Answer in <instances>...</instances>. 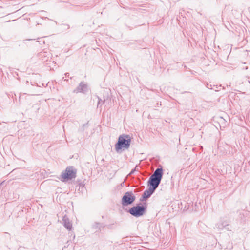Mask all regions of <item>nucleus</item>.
Instances as JSON below:
<instances>
[{"label": "nucleus", "mask_w": 250, "mask_h": 250, "mask_svg": "<svg viewBox=\"0 0 250 250\" xmlns=\"http://www.w3.org/2000/svg\"><path fill=\"white\" fill-rule=\"evenodd\" d=\"M129 212L131 215L135 217H139L144 213L145 208L143 206H137L131 208Z\"/></svg>", "instance_id": "nucleus-4"}, {"label": "nucleus", "mask_w": 250, "mask_h": 250, "mask_svg": "<svg viewBox=\"0 0 250 250\" xmlns=\"http://www.w3.org/2000/svg\"><path fill=\"white\" fill-rule=\"evenodd\" d=\"M135 200V197L131 192H127L122 198V204L123 206H127L131 204Z\"/></svg>", "instance_id": "nucleus-5"}, {"label": "nucleus", "mask_w": 250, "mask_h": 250, "mask_svg": "<svg viewBox=\"0 0 250 250\" xmlns=\"http://www.w3.org/2000/svg\"><path fill=\"white\" fill-rule=\"evenodd\" d=\"M155 189L150 187L148 190H145L143 194V197L144 198H147L149 197L151 194L154 192Z\"/></svg>", "instance_id": "nucleus-8"}, {"label": "nucleus", "mask_w": 250, "mask_h": 250, "mask_svg": "<svg viewBox=\"0 0 250 250\" xmlns=\"http://www.w3.org/2000/svg\"><path fill=\"white\" fill-rule=\"evenodd\" d=\"M163 176V169L157 168L150 176L148 181L151 187L156 189L160 183Z\"/></svg>", "instance_id": "nucleus-1"}, {"label": "nucleus", "mask_w": 250, "mask_h": 250, "mask_svg": "<svg viewBox=\"0 0 250 250\" xmlns=\"http://www.w3.org/2000/svg\"><path fill=\"white\" fill-rule=\"evenodd\" d=\"M63 223L64 226L69 230L72 229V223L69 221V219L64 216L63 218Z\"/></svg>", "instance_id": "nucleus-7"}, {"label": "nucleus", "mask_w": 250, "mask_h": 250, "mask_svg": "<svg viewBox=\"0 0 250 250\" xmlns=\"http://www.w3.org/2000/svg\"><path fill=\"white\" fill-rule=\"evenodd\" d=\"M130 140L126 139L123 136H120L118 143L115 145V150L119 152L122 149H128L129 147Z\"/></svg>", "instance_id": "nucleus-2"}, {"label": "nucleus", "mask_w": 250, "mask_h": 250, "mask_svg": "<svg viewBox=\"0 0 250 250\" xmlns=\"http://www.w3.org/2000/svg\"><path fill=\"white\" fill-rule=\"evenodd\" d=\"M62 181H64L65 179H71L76 176V171L72 167H67L65 171L62 174Z\"/></svg>", "instance_id": "nucleus-3"}, {"label": "nucleus", "mask_w": 250, "mask_h": 250, "mask_svg": "<svg viewBox=\"0 0 250 250\" xmlns=\"http://www.w3.org/2000/svg\"><path fill=\"white\" fill-rule=\"evenodd\" d=\"M87 90L88 88L87 85L84 83L83 82H82L80 83L79 85L77 87V88L74 90V92L85 93L87 91Z\"/></svg>", "instance_id": "nucleus-6"}]
</instances>
